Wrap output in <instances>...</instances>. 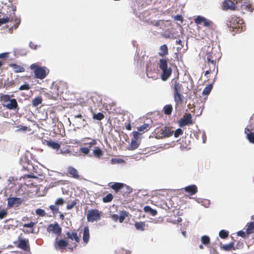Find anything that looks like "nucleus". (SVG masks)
I'll use <instances>...</instances> for the list:
<instances>
[{
  "instance_id": "nucleus-1",
  "label": "nucleus",
  "mask_w": 254,
  "mask_h": 254,
  "mask_svg": "<svg viewBox=\"0 0 254 254\" xmlns=\"http://www.w3.org/2000/svg\"><path fill=\"white\" fill-rule=\"evenodd\" d=\"M171 87L173 90V96L175 102V107L177 108L181 104L183 101V85L179 81L178 78H174L171 80Z\"/></svg>"
},
{
  "instance_id": "nucleus-2",
  "label": "nucleus",
  "mask_w": 254,
  "mask_h": 254,
  "mask_svg": "<svg viewBox=\"0 0 254 254\" xmlns=\"http://www.w3.org/2000/svg\"><path fill=\"white\" fill-rule=\"evenodd\" d=\"M159 67L162 72L161 77L162 80H167L171 75L172 69L171 67L168 66L167 60L166 59H161L159 62Z\"/></svg>"
},
{
  "instance_id": "nucleus-3",
  "label": "nucleus",
  "mask_w": 254,
  "mask_h": 254,
  "mask_svg": "<svg viewBox=\"0 0 254 254\" xmlns=\"http://www.w3.org/2000/svg\"><path fill=\"white\" fill-rule=\"evenodd\" d=\"M174 131L169 127H158L153 132L154 135L157 139L168 137L173 135Z\"/></svg>"
},
{
  "instance_id": "nucleus-4",
  "label": "nucleus",
  "mask_w": 254,
  "mask_h": 254,
  "mask_svg": "<svg viewBox=\"0 0 254 254\" xmlns=\"http://www.w3.org/2000/svg\"><path fill=\"white\" fill-rule=\"evenodd\" d=\"M30 67L33 70L36 78L43 79L49 73V70L45 66H39L36 64H33Z\"/></svg>"
},
{
  "instance_id": "nucleus-5",
  "label": "nucleus",
  "mask_w": 254,
  "mask_h": 254,
  "mask_svg": "<svg viewBox=\"0 0 254 254\" xmlns=\"http://www.w3.org/2000/svg\"><path fill=\"white\" fill-rule=\"evenodd\" d=\"M243 24H244L243 20L235 15H232L227 22V25L229 27L237 30L241 29V30L243 29Z\"/></svg>"
},
{
  "instance_id": "nucleus-6",
  "label": "nucleus",
  "mask_w": 254,
  "mask_h": 254,
  "mask_svg": "<svg viewBox=\"0 0 254 254\" xmlns=\"http://www.w3.org/2000/svg\"><path fill=\"white\" fill-rule=\"evenodd\" d=\"M66 89V86L65 84L63 82H59L53 85L50 93L52 94V96L53 98H56L59 95L63 94Z\"/></svg>"
},
{
  "instance_id": "nucleus-7",
  "label": "nucleus",
  "mask_w": 254,
  "mask_h": 254,
  "mask_svg": "<svg viewBox=\"0 0 254 254\" xmlns=\"http://www.w3.org/2000/svg\"><path fill=\"white\" fill-rule=\"evenodd\" d=\"M215 62H204L203 68L206 69L204 75L208 78V75L210 73H215V75L218 73V67L216 66Z\"/></svg>"
},
{
  "instance_id": "nucleus-8",
  "label": "nucleus",
  "mask_w": 254,
  "mask_h": 254,
  "mask_svg": "<svg viewBox=\"0 0 254 254\" xmlns=\"http://www.w3.org/2000/svg\"><path fill=\"white\" fill-rule=\"evenodd\" d=\"M221 57L218 53H216L213 51L212 48L207 47V53L204 57V62H218Z\"/></svg>"
},
{
  "instance_id": "nucleus-9",
  "label": "nucleus",
  "mask_w": 254,
  "mask_h": 254,
  "mask_svg": "<svg viewBox=\"0 0 254 254\" xmlns=\"http://www.w3.org/2000/svg\"><path fill=\"white\" fill-rule=\"evenodd\" d=\"M15 21V24L11 28L14 27L15 29H16L20 23V19L17 17L15 16V13L13 12V15H7L5 17L0 18V26L3 24L6 23L9 21Z\"/></svg>"
},
{
  "instance_id": "nucleus-10",
  "label": "nucleus",
  "mask_w": 254,
  "mask_h": 254,
  "mask_svg": "<svg viewBox=\"0 0 254 254\" xmlns=\"http://www.w3.org/2000/svg\"><path fill=\"white\" fill-rule=\"evenodd\" d=\"M101 218V212L97 209H90L87 214V219L88 222L97 221Z\"/></svg>"
},
{
  "instance_id": "nucleus-11",
  "label": "nucleus",
  "mask_w": 254,
  "mask_h": 254,
  "mask_svg": "<svg viewBox=\"0 0 254 254\" xmlns=\"http://www.w3.org/2000/svg\"><path fill=\"white\" fill-rule=\"evenodd\" d=\"M62 228L57 222L54 224H49L47 228V231L49 233H53L57 237L61 236L62 234Z\"/></svg>"
},
{
  "instance_id": "nucleus-12",
  "label": "nucleus",
  "mask_w": 254,
  "mask_h": 254,
  "mask_svg": "<svg viewBox=\"0 0 254 254\" xmlns=\"http://www.w3.org/2000/svg\"><path fill=\"white\" fill-rule=\"evenodd\" d=\"M65 203L64 199L62 198H58L55 201L54 205H51L50 209L53 214H57L59 212V206H62Z\"/></svg>"
},
{
  "instance_id": "nucleus-13",
  "label": "nucleus",
  "mask_w": 254,
  "mask_h": 254,
  "mask_svg": "<svg viewBox=\"0 0 254 254\" xmlns=\"http://www.w3.org/2000/svg\"><path fill=\"white\" fill-rule=\"evenodd\" d=\"M66 175L76 180H79L80 178L78 171L72 166H69L67 168Z\"/></svg>"
},
{
  "instance_id": "nucleus-14",
  "label": "nucleus",
  "mask_w": 254,
  "mask_h": 254,
  "mask_svg": "<svg viewBox=\"0 0 254 254\" xmlns=\"http://www.w3.org/2000/svg\"><path fill=\"white\" fill-rule=\"evenodd\" d=\"M222 8L224 10H235L236 8V3L232 0H225L222 3Z\"/></svg>"
},
{
  "instance_id": "nucleus-15",
  "label": "nucleus",
  "mask_w": 254,
  "mask_h": 254,
  "mask_svg": "<svg viewBox=\"0 0 254 254\" xmlns=\"http://www.w3.org/2000/svg\"><path fill=\"white\" fill-rule=\"evenodd\" d=\"M183 192H186L187 195H193L197 192V188L195 185H191L181 189Z\"/></svg>"
},
{
  "instance_id": "nucleus-16",
  "label": "nucleus",
  "mask_w": 254,
  "mask_h": 254,
  "mask_svg": "<svg viewBox=\"0 0 254 254\" xmlns=\"http://www.w3.org/2000/svg\"><path fill=\"white\" fill-rule=\"evenodd\" d=\"M68 245V242L64 239L59 240L58 237L56 238L54 243V247L56 250L65 249Z\"/></svg>"
},
{
  "instance_id": "nucleus-17",
  "label": "nucleus",
  "mask_w": 254,
  "mask_h": 254,
  "mask_svg": "<svg viewBox=\"0 0 254 254\" xmlns=\"http://www.w3.org/2000/svg\"><path fill=\"white\" fill-rule=\"evenodd\" d=\"M179 125L181 127H184L192 124L191 115L190 114H186L183 118L179 121Z\"/></svg>"
},
{
  "instance_id": "nucleus-18",
  "label": "nucleus",
  "mask_w": 254,
  "mask_h": 254,
  "mask_svg": "<svg viewBox=\"0 0 254 254\" xmlns=\"http://www.w3.org/2000/svg\"><path fill=\"white\" fill-rule=\"evenodd\" d=\"M7 200V205L9 207H12L15 205H16V206H18L23 201L22 199L20 197H9Z\"/></svg>"
},
{
  "instance_id": "nucleus-19",
  "label": "nucleus",
  "mask_w": 254,
  "mask_h": 254,
  "mask_svg": "<svg viewBox=\"0 0 254 254\" xmlns=\"http://www.w3.org/2000/svg\"><path fill=\"white\" fill-rule=\"evenodd\" d=\"M109 187L115 190L116 192L122 191L124 189V184L121 183H110L109 184Z\"/></svg>"
},
{
  "instance_id": "nucleus-20",
  "label": "nucleus",
  "mask_w": 254,
  "mask_h": 254,
  "mask_svg": "<svg viewBox=\"0 0 254 254\" xmlns=\"http://www.w3.org/2000/svg\"><path fill=\"white\" fill-rule=\"evenodd\" d=\"M17 247L24 251L30 249L29 240L28 239H21L19 241Z\"/></svg>"
},
{
  "instance_id": "nucleus-21",
  "label": "nucleus",
  "mask_w": 254,
  "mask_h": 254,
  "mask_svg": "<svg viewBox=\"0 0 254 254\" xmlns=\"http://www.w3.org/2000/svg\"><path fill=\"white\" fill-rule=\"evenodd\" d=\"M9 66L11 67L15 73L23 72L25 70V67L23 65L16 64H9Z\"/></svg>"
},
{
  "instance_id": "nucleus-22",
  "label": "nucleus",
  "mask_w": 254,
  "mask_h": 254,
  "mask_svg": "<svg viewBox=\"0 0 254 254\" xmlns=\"http://www.w3.org/2000/svg\"><path fill=\"white\" fill-rule=\"evenodd\" d=\"M66 235L67 237L71 240H74L76 242L79 243L80 242V236L78 235V234L75 230L73 231L72 232H67L66 233Z\"/></svg>"
},
{
  "instance_id": "nucleus-23",
  "label": "nucleus",
  "mask_w": 254,
  "mask_h": 254,
  "mask_svg": "<svg viewBox=\"0 0 254 254\" xmlns=\"http://www.w3.org/2000/svg\"><path fill=\"white\" fill-rule=\"evenodd\" d=\"M7 109L9 110L15 109L18 107L17 101L15 99H12L9 102L3 105Z\"/></svg>"
},
{
  "instance_id": "nucleus-24",
  "label": "nucleus",
  "mask_w": 254,
  "mask_h": 254,
  "mask_svg": "<svg viewBox=\"0 0 254 254\" xmlns=\"http://www.w3.org/2000/svg\"><path fill=\"white\" fill-rule=\"evenodd\" d=\"M245 133L247 134L246 137L248 140L254 143V132H252V129L247 127L245 129Z\"/></svg>"
},
{
  "instance_id": "nucleus-25",
  "label": "nucleus",
  "mask_w": 254,
  "mask_h": 254,
  "mask_svg": "<svg viewBox=\"0 0 254 254\" xmlns=\"http://www.w3.org/2000/svg\"><path fill=\"white\" fill-rule=\"evenodd\" d=\"M169 54V50L168 46L166 44L161 46L159 48V56L164 57Z\"/></svg>"
},
{
  "instance_id": "nucleus-26",
  "label": "nucleus",
  "mask_w": 254,
  "mask_h": 254,
  "mask_svg": "<svg viewBox=\"0 0 254 254\" xmlns=\"http://www.w3.org/2000/svg\"><path fill=\"white\" fill-rule=\"evenodd\" d=\"M82 239H83V242L85 244H87L89 241L90 232H89V227L88 226H85L84 228Z\"/></svg>"
},
{
  "instance_id": "nucleus-27",
  "label": "nucleus",
  "mask_w": 254,
  "mask_h": 254,
  "mask_svg": "<svg viewBox=\"0 0 254 254\" xmlns=\"http://www.w3.org/2000/svg\"><path fill=\"white\" fill-rule=\"evenodd\" d=\"M36 222H32V221H30L29 223H25L23 225V227H25V228H29L30 229V230L29 231V230H23V231L24 232V233H34V226L36 225Z\"/></svg>"
},
{
  "instance_id": "nucleus-28",
  "label": "nucleus",
  "mask_w": 254,
  "mask_h": 254,
  "mask_svg": "<svg viewBox=\"0 0 254 254\" xmlns=\"http://www.w3.org/2000/svg\"><path fill=\"white\" fill-rule=\"evenodd\" d=\"M86 140H90L89 143L83 142V145H88L87 147H88L89 149L97 144V140L95 139H93L90 137H84L82 139V141H85Z\"/></svg>"
},
{
  "instance_id": "nucleus-29",
  "label": "nucleus",
  "mask_w": 254,
  "mask_h": 254,
  "mask_svg": "<svg viewBox=\"0 0 254 254\" xmlns=\"http://www.w3.org/2000/svg\"><path fill=\"white\" fill-rule=\"evenodd\" d=\"M47 145L54 149H59L61 147V144L58 142L54 141L53 140L48 141Z\"/></svg>"
},
{
  "instance_id": "nucleus-30",
  "label": "nucleus",
  "mask_w": 254,
  "mask_h": 254,
  "mask_svg": "<svg viewBox=\"0 0 254 254\" xmlns=\"http://www.w3.org/2000/svg\"><path fill=\"white\" fill-rule=\"evenodd\" d=\"M93 153L95 157L100 158L103 155L104 151L99 147H95L93 150Z\"/></svg>"
},
{
  "instance_id": "nucleus-31",
  "label": "nucleus",
  "mask_w": 254,
  "mask_h": 254,
  "mask_svg": "<svg viewBox=\"0 0 254 254\" xmlns=\"http://www.w3.org/2000/svg\"><path fill=\"white\" fill-rule=\"evenodd\" d=\"M241 9L242 10L244 11V12L245 11L252 12L253 9H254L251 4L247 3H244L242 4Z\"/></svg>"
},
{
  "instance_id": "nucleus-32",
  "label": "nucleus",
  "mask_w": 254,
  "mask_h": 254,
  "mask_svg": "<svg viewBox=\"0 0 254 254\" xmlns=\"http://www.w3.org/2000/svg\"><path fill=\"white\" fill-rule=\"evenodd\" d=\"M254 230V222H251L246 225V232L248 234L253 233Z\"/></svg>"
},
{
  "instance_id": "nucleus-33",
  "label": "nucleus",
  "mask_w": 254,
  "mask_h": 254,
  "mask_svg": "<svg viewBox=\"0 0 254 254\" xmlns=\"http://www.w3.org/2000/svg\"><path fill=\"white\" fill-rule=\"evenodd\" d=\"M151 127V126L149 124H144L141 126L137 127V130L138 131L145 132L148 131Z\"/></svg>"
},
{
  "instance_id": "nucleus-34",
  "label": "nucleus",
  "mask_w": 254,
  "mask_h": 254,
  "mask_svg": "<svg viewBox=\"0 0 254 254\" xmlns=\"http://www.w3.org/2000/svg\"><path fill=\"white\" fill-rule=\"evenodd\" d=\"M91 99L94 103L97 104H102V98L97 94H94L91 96Z\"/></svg>"
},
{
  "instance_id": "nucleus-35",
  "label": "nucleus",
  "mask_w": 254,
  "mask_h": 254,
  "mask_svg": "<svg viewBox=\"0 0 254 254\" xmlns=\"http://www.w3.org/2000/svg\"><path fill=\"white\" fill-rule=\"evenodd\" d=\"M144 211L145 212L150 213L152 216H155L157 213V211L156 210L152 209L149 206H145L144 207Z\"/></svg>"
},
{
  "instance_id": "nucleus-36",
  "label": "nucleus",
  "mask_w": 254,
  "mask_h": 254,
  "mask_svg": "<svg viewBox=\"0 0 254 254\" xmlns=\"http://www.w3.org/2000/svg\"><path fill=\"white\" fill-rule=\"evenodd\" d=\"M42 101L43 99L41 96L36 97L32 100V106L33 107H37L42 103Z\"/></svg>"
},
{
  "instance_id": "nucleus-37",
  "label": "nucleus",
  "mask_w": 254,
  "mask_h": 254,
  "mask_svg": "<svg viewBox=\"0 0 254 254\" xmlns=\"http://www.w3.org/2000/svg\"><path fill=\"white\" fill-rule=\"evenodd\" d=\"M164 113L165 115H170L173 111V107L171 105H165L163 108Z\"/></svg>"
},
{
  "instance_id": "nucleus-38",
  "label": "nucleus",
  "mask_w": 254,
  "mask_h": 254,
  "mask_svg": "<svg viewBox=\"0 0 254 254\" xmlns=\"http://www.w3.org/2000/svg\"><path fill=\"white\" fill-rule=\"evenodd\" d=\"M234 243L233 242H231L230 243L226 245H224L221 247V248L225 251H230L232 250H235L234 248Z\"/></svg>"
},
{
  "instance_id": "nucleus-39",
  "label": "nucleus",
  "mask_w": 254,
  "mask_h": 254,
  "mask_svg": "<svg viewBox=\"0 0 254 254\" xmlns=\"http://www.w3.org/2000/svg\"><path fill=\"white\" fill-rule=\"evenodd\" d=\"M128 212L125 211H122L120 212V215L119 216V221L122 223L125 220V218L128 216Z\"/></svg>"
},
{
  "instance_id": "nucleus-40",
  "label": "nucleus",
  "mask_w": 254,
  "mask_h": 254,
  "mask_svg": "<svg viewBox=\"0 0 254 254\" xmlns=\"http://www.w3.org/2000/svg\"><path fill=\"white\" fill-rule=\"evenodd\" d=\"M134 226L137 230L143 231L145 229V224L144 222H135Z\"/></svg>"
},
{
  "instance_id": "nucleus-41",
  "label": "nucleus",
  "mask_w": 254,
  "mask_h": 254,
  "mask_svg": "<svg viewBox=\"0 0 254 254\" xmlns=\"http://www.w3.org/2000/svg\"><path fill=\"white\" fill-rule=\"evenodd\" d=\"M195 23L196 24H202L203 22H206V18L201 16H197L196 18L194 20Z\"/></svg>"
},
{
  "instance_id": "nucleus-42",
  "label": "nucleus",
  "mask_w": 254,
  "mask_h": 254,
  "mask_svg": "<svg viewBox=\"0 0 254 254\" xmlns=\"http://www.w3.org/2000/svg\"><path fill=\"white\" fill-rule=\"evenodd\" d=\"M125 187H124V189L122 190L123 192V195H125V194L127 195V194L130 193L132 191V188L124 184Z\"/></svg>"
},
{
  "instance_id": "nucleus-43",
  "label": "nucleus",
  "mask_w": 254,
  "mask_h": 254,
  "mask_svg": "<svg viewBox=\"0 0 254 254\" xmlns=\"http://www.w3.org/2000/svg\"><path fill=\"white\" fill-rule=\"evenodd\" d=\"M113 199V195L112 193H108L106 196L103 198V201L105 203L111 202Z\"/></svg>"
},
{
  "instance_id": "nucleus-44",
  "label": "nucleus",
  "mask_w": 254,
  "mask_h": 254,
  "mask_svg": "<svg viewBox=\"0 0 254 254\" xmlns=\"http://www.w3.org/2000/svg\"><path fill=\"white\" fill-rule=\"evenodd\" d=\"M212 89V84H210L207 86L205 87V88L204 89L202 94L203 95H208L210 92H211V90Z\"/></svg>"
},
{
  "instance_id": "nucleus-45",
  "label": "nucleus",
  "mask_w": 254,
  "mask_h": 254,
  "mask_svg": "<svg viewBox=\"0 0 254 254\" xmlns=\"http://www.w3.org/2000/svg\"><path fill=\"white\" fill-rule=\"evenodd\" d=\"M137 140L133 139H131L130 145V147L131 149L134 150L138 147L139 144L137 143Z\"/></svg>"
},
{
  "instance_id": "nucleus-46",
  "label": "nucleus",
  "mask_w": 254,
  "mask_h": 254,
  "mask_svg": "<svg viewBox=\"0 0 254 254\" xmlns=\"http://www.w3.org/2000/svg\"><path fill=\"white\" fill-rule=\"evenodd\" d=\"M201 243L204 245H208L210 243V238L207 236L201 237Z\"/></svg>"
},
{
  "instance_id": "nucleus-47",
  "label": "nucleus",
  "mask_w": 254,
  "mask_h": 254,
  "mask_svg": "<svg viewBox=\"0 0 254 254\" xmlns=\"http://www.w3.org/2000/svg\"><path fill=\"white\" fill-rule=\"evenodd\" d=\"M229 235V232L224 230H222L219 232V235L220 237L222 239H226L228 237Z\"/></svg>"
},
{
  "instance_id": "nucleus-48",
  "label": "nucleus",
  "mask_w": 254,
  "mask_h": 254,
  "mask_svg": "<svg viewBox=\"0 0 254 254\" xmlns=\"http://www.w3.org/2000/svg\"><path fill=\"white\" fill-rule=\"evenodd\" d=\"M104 115L102 113H98L97 114H94L93 119L99 121L102 120L104 118Z\"/></svg>"
},
{
  "instance_id": "nucleus-49",
  "label": "nucleus",
  "mask_w": 254,
  "mask_h": 254,
  "mask_svg": "<svg viewBox=\"0 0 254 254\" xmlns=\"http://www.w3.org/2000/svg\"><path fill=\"white\" fill-rule=\"evenodd\" d=\"M79 152L85 155H87L89 153L90 150L88 147H82L79 148Z\"/></svg>"
},
{
  "instance_id": "nucleus-50",
  "label": "nucleus",
  "mask_w": 254,
  "mask_h": 254,
  "mask_svg": "<svg viewBox=\"0 0 254 254\" xmlns=\"http://www.w3.org/2000/svg\"><path fill=\"white\" fill-rule=\"evenodd\" d=\"M36 213L40 216H45L46 213L44 210L40 208H38L36 210Z\"/></svg>"
},
{
  "instance_id": "nucleus-51",
  "label": "nucleus",
  "mask_w": 254,
  "mask_h": 254,
  "mask_svg": "<svg viewBox=\"0 0 254 254\" xmlns=\"http://www.w3.org/2000/svg\"><path fill=\"white\" fill-rule=\"evenodd\" d=\"M8 214V212L6 209L0 210V219H2L5 218Z\"/></svg>"
},
{
  "instance_id": "nucleus-52",
  "label": "nucleus",
  "mask_w": 254,
  "mask_h": 254,
  "mask_svg": "<svg viewBox=\"0 0 254 254\" xmlns=\"http://www.w3.org/2000/svg\"><path fill=\"white\" fill-rule=\"evenodd\" d=\"M204 27H210L213 25V22L206 18V22H203L202 24Z\"/></svg>"
},
{
  "instance_id": "nucleus-53",
  "label": "nucleus",
  "mask_w": 254,
  "mask_h": 254,
  "mask_svg": "<svg viewBox=\"0 0 254 254\" xmlns=\"http://www.w3.org/2000/svg\"><path fill=\"white\" fill-rule=\"evenodd\" d=\"M30 86L29 84L25 83L24 84L21 85L19 87V89L20 90H28L29 89H30Z\"/></svg>"
},
{
  "instance_id": "nucleus-54",
  "label": "nucleus",
  "mask_w": 254,
  "mask_h": 254,
  "mask_svg": "<svg viewBox=\"0 0 254 254\" xmlns=\"http://www.w3.org/2000/svg\"><path fill=\"white\" fill-rule=\"evenodd\" d=\"M0 98L4 102H7L10 100V97L8 95H2Z\"/></svg>"
},
{
  "instance_id": "nucleus-55",
  "label": "nucleus",
  "mask_w": 254,
  "mask_h": 254,
  "mask_svg": "<svg viewBox=\"0 0 254 254\" xmlns=\"http://www.w3.org/2000/svg\"><path fill=\"white\" fill-rule=\"evenodd\" d=\"M183 133V130L181 128H178L174 132V136L175 137H179L180 135H182Z\"/></svg>"
},
{
  "instance_id": "nucleus-56",
  "label": "nucleus",
  "mask_w": 254,
  "mask_h": 254,
  "mask_svg": "<svg viewBox=\"0 0 254 254\" xmlns=\"http://www.w3.org/2000/svg\"><path fill=\"white\" fill-rule=\"evenodd\" d=\"M76 204V201H73L70 204H68L66 205V209L68 210L71 209Z\"/></svg>"
},
{
  "instance_id": "nucleus-57",
  "label": "nucleus",
  "mask_w": 254,
  "mask_h": 254,
  "mask_svg": "<svg viewBox=\"0 0 254 254\" xmlns=\"http://www.w3.org/2000/svg\"><path fill=\"white\" fill-rule=\"evenodd\" d=\"M132 135H133V139L137 140L139 135H140V133H139L138 131H134L132 132Z\"/></svg>"
},
{
  "instance_id": "nucleus-58",
  "label": "nucleus",
  "mask_w": 254,
  "mask_h": 254,
  "mask_svg": "<svg viewBox=\"0 0 254 254\" xmlns=\"http://www.w3.org/2000/svg\"><path fill=\"white\" fill-rule=\"evenodd\" d=\"M175 20L180 21L182 22L183 21V17L181 15H177L174 17Z\"/></svg>"
},
{
  "instance_id": "nucleus-59",
  "label": "nucleus",
  "mask_w": 254,
  "mask_h": 254,
  "mask_svg": "<svg viewBox=\"0 0 254 254\" xmlns=\"http://www.w3.org/2000/svg\"><path fill=\"white\" fill-rule=\"evenodd\" d=\"M112 218L114 221L117 222L119 221V215L116 214H113L112 215Z\"/></svg>"
},
{
  "instance_id": "nucleus-60",
  "label": "nucleus",
  "mask_w": 254,
  "mask_h": 254,
  "mask_svg": "<svg viewBox=\"0 0 254 254\" xmlns=\"http://www.w3.org/2000/svg\"><path fill=\"white\" fill-rule=\"evenodd\" d=\"M8 53H3L0 54V58H6L8 57Z\"/></svg>"
},
{
  "instance_id": "nucleus-61",
  "label": "nucleus",
  "mask_w": 254,
  "mask_h": 254,
  "mask_svg": "<svg viewBox=\"0 0 254 254\" xmlns=\"http://www.w3.org/2000/svg\"><path fill=\"white\" fill-rule=\"evenodd\" d=\"M29 46L32 49H34V50H35L37 48V45H36L34 43H33L32 42H30V43H29Z\"/></svg>"
},
{
  "instance_id": "nucleus-62",
  "label": "nucleus",
  "mask_w": 254,
  "mask_h": 254,
  "mask_svg": "<svg viewBox=\"0 0 254 254\" xmlns=\"http://www.w3.org/2000/svg\"><path fill=\"white\" fill-rule=\"evenodd\" d=\"M238 235L243 238H245L246 236L245 233L243 231H240L238 232Z\"/></svg>"
},
{
  "instance_id": "nucleus-63",
  "label": "nucleus",
  "mask_w": 254,
  "mask_h": 254,
  "mask_svg": "<svg viewBox=\"0 0 254 254\" xmlns=\"http://www.w3.org/2000/svg\"><path fill=\"white\" fill-rule=\"evenodd\" d=\"M126 128L128 130H130L131 129V126L130 123H129L127 126Z\"/></svg>"
},
{
  "instance_id": "nucleus-64",
  "label": "nucleus",
  "mask_w": 254,
  "mask_h": 254,
  "mask_svg": "<svg viewBox=\"0 0 254 254\" xmlns=\"http://www.w3.org/2000/svg\"><path fill=\"white\" fill-rule=\"evenodd\" d=\"M27 129V127H26V126H22L20 129L19 130H23V131H25Z\"/></svg>"
}]
</instances>
